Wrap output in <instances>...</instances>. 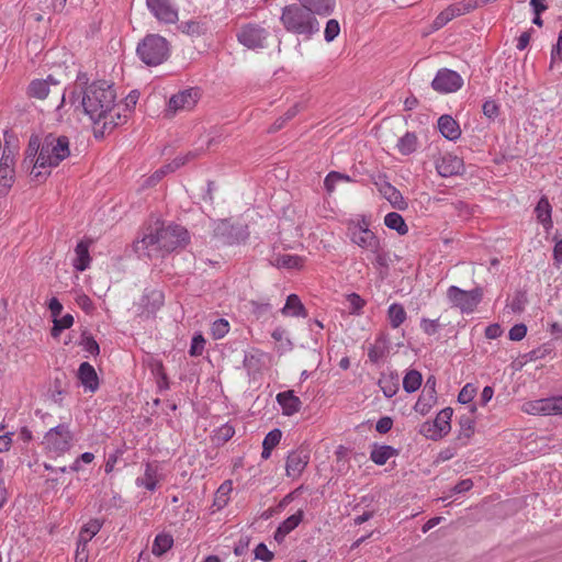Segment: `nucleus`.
I'll use <instances>...</instances> for the list:
<instances>
[{
  "instance_id": "338daca9",
  "label": "nucleus",
  "mask_w": 562,
  "mask_h": 562,
  "mask_svg": "<svg viewBox=\"0 0 562 562\" xmlns=\"http://www.w3.org/2000/svg\"><path fill=\"white\" fill-rule=\"evenodd\" d=\"M530 7L535 15H541L548 9L546 0H530Z\"/></svg>"
},
{
  "instance_id": "bf43d9fd",
  "label": "nucleus",
  "mask_w": 562,
  "mask_h": 562,
  "mask_svg": "<svg viewBox=\"0 0 562 562\" xmlns=\"http://www.w3.org/2000/svg\"><path fill=\"white\" fill-rule=\"evenodd\" d=\"M420 328L427 335H434L438 329V322L435 319L423 318L420 322Z\"/></svg>"
},
{
  "instance_id": "69168bd1",
  "label": "nucleus",
  "mask_w": 562,
  "mask_h": 562,
  "mask_svg": "<svg viewBox=\"0 0 562 562\" xmlns=\"http://www.w3.org/2000/svg\"><path fill=\"white\" fill-rule=\"evenodd\" d=\"M374 257V263L376 266H385L386 265V252L383 249L382 244L379 245V250L376 252H370Z\"/></svg>"
},
{
  "instance_id": "412c9836",
  "label": "nucleus",
  "mask_w": 562,
  "mask_h": 562,
  "mask_svg": "<svg viewBox=\"0 0 562 562\" xmlns=\"http://www.w3.org/2000/svg\"><path fill=\"white\" fill-rule=\"evenodd\" d=\"M276 398L284 416H292L302 408L301 400L291 390L278 393Z\"/></svg>"
},
{
  "instance_id": "5fc2aeb1",
  "label": "nucleus",
  "mask_w": 562,
  "mask_h": 562,
  "mask_svg": "<svg viewBox=\"0 0 562 562\" xmlns=\"http://www.w3.org/2000/svg\"><path fill=\"white\" fill-rule=\"evenodd\" d=\"M256 559L269 562L273 559V553L267 548L265 543H259L255 549Z\"/></svg>"
},
{
  "instance_id": "c03bdc74",
  "label": "nucleus",
  "mask_w": 562,
  "mask_h": 562,
  "mask_svg": "<svg viewBox=\"0 0 562 562\" xmlns=\"http://www.w3.org/2000/svg\"><path fill=\"white\" fill-rule=\"evenodd\" d=\"M229 331V323L220 318L216 319L211 326V335L214 339H222Z\"/></svg>"
},
{
  "instance_id": "09e8293b",
  "label": "nucleus",
  "mask_w": 562,
  "mask_h": 562,
  "mask_svg": "<svg viewBox=\"0 0 562 562\" xmlns=\"http://www.w3.org/2000/svg\"><path fill=\"white\" fill-rule=\"evenodd\" d=\"M281 438H282L281 430L278 428L272 429L271 431H269L266 435V437L262 441V446L268 447L273 450L279 445Z\"/></svg>"
},
{
  "instance_id": "de8ad7c7",
  "label": "nucleus",
  "mask_w": 562,
  "mask_h": 562,
  "mask_svg": "<svg viewBox=\"0 0 562 562\" xmlns=\"http://www.w3.org/2000/svg\"><path fill=\"white\" fill-rule=\"evenodd\" d=\"M340 32V26L337 20L331 19L326 23V27L324 31V37L326 42H333Z\"/></svg>"
},
{
  "instance_id": "39448f33",
  "label": "nucleus",
  "mask_w": 562,
  "mask_h": 562,
  "mask_svg": "<svg viewBox=\"0 0 562 562\" xmlns=\"http://www.w3.org/2000/svg\"><path fill=\"white\" fill-rule=\"evenodd\" d=\"M136 52L147 66H158L168 59L170 45L161 35L148 34L138 43Z\"/></svg>"
},
{
  "instance_id": "13d9d810",
  "label": "nucleus",
  "mask_w": 562,
  "mask_h": 562,
  "mask_svg": "<svg viewBox=\"0 0 562 562\" xmlns=\"http://www.w3.org/2000/svg\"><path fill=\"white\" fill-rule=\"evenodd\" d=\"M83 348L89 353L97 356L100 352L99 344L95 341L93 337H85L82 341Z\"/></svg>"
},
{
  "instance_id": "7c9ffc66",
  "label": "nucleus",
  "mask_w": 562,
  "mask_h": 562,
  "mask_svg": "<svg viewBox=\"0 0 562 562\" xmlns=\"http://www.w3.org/2000/svg\"><path fill=\"white\" fill-rule=\"evenodd\" d=\"M102 526L103 521L101 519H90L82 526L78 536L77 543L88 546L89 541L100 531Z\"/></svg>"
},
{
  "instance_id": "4c0bfd02",
  "label": "nucleus",
  "mask_w": 562,
  "mask_h": 562,
  "mask_svg": "<svg viewBox=\"0 0 562 562\" xmlns=\"http://www.w3.org/2000/svg\"><path fill=\"white\" fill-rule=\"evenodd\" d=\"M538 221L544 226L550 227L552 225L551 220V205L547 198H541L535 210Z\"/></svg>"
},
{
  "instance_id": "c85d7f7f",
  "label": "nucleus",
  "mask_w": 562,
  "mask_h": 562,
  "mask_svg": "<svg viewBox=\"0 0 562 562\" xmlns=\"http://www.w3.org/2000/svg\"><path fill=\"white\" fill-rule=\"evenodd\" d=\"M304 512L299 509L295 514L288 517L277 529L274 538L281 541L286 535L294 530L303 520Z\"/></svg>"
},
{
  "instance_id": "f257e3e1",
  "label": "nucleus",
  "mask_w": 562,
  "mask_h": 562,
  "mask_svg": "<svg viewBox=\"0 0 562 562\" xmlns=\"http://www.w3.org/2000/svg\"><path fill=\"white\" fill-rule=\"evenodd\" d=\"M78 99H80L79 103L85 114L93 125L97 138L124 125L132 113L130 104L136 103L132 95L126 99V102L116 103L115 90L105 81H94L88 85Z\"/></svg>"
},
{
  "instance_id": "37998d69",
  "label": "nucleus",
  "mask_w": 562,
  "mask_h": 562,
  "mask_svg": "<svg viewBox=\"0 0 562 562\" xmlns=\"http://www.w3.org/2000/svg\"><path fill=\"white\" fill-rule=\"evenodd\" d=\"M351 179L347 175H342L337 171L329 172L324 181V186L328 192H333L335 190V187L339 182H350Z\"/></svg>"
},
{
  "instance_id": "5701e85b",
  "label": "nucleus",
  "mask_w": 562,
  "mask_h": 562,
  "mask_svg": "<svg viewBox=\"0 0 562 562\" xmlns=\"http://www.w3.org/2000/svg\"><path fill=\"white\" fill-rule=\"evenodd\" d=\"M306 263V258L299 255H292V254H279L277 255L273 260L272 265L279 269H288V270H302L304 269Z\"/></svg>"
},
{
  "instance_id": "f8f14e48",
  "label": "nucleus",
  "mask_w": 562,
  "mask_h": 562,
  "mask_svg": "<svg viewBox=\"0 0 562 562\" xmlns=\"http://www.w3.org/2000/svg\"><path fill=\"white\" fill-rule=\"evenodd\" d=\"M521 412L528 415H562V395L525 402Z\"/></svg>"
},
{
  "instance_id": "393cba45",
  "label": "nucleus",
  "mask_w": 562,
  "mask_h": 562,
  "mask_svg": "<svg viewBox=\"0 0 562 562\" xmlns=\"http://www.w3.org/2000/svg\"><path fill=\"white\" fill-rule=\"evenodd\" d=\"M198 153L196 151H189L187 155L184 156H178L173 159V161L169 165H167L166 167L157 170L150 178H149V181L155 184L157 183L158 181H160L162 179V177L167 173V172H170V171H175L176 169L180 168L181 166L186 165L188 161L194 159L195 157H198Z\"/></svg>"
},
{
  "instance_id": "6e6552de",
  "label": "nucleus",
  "mask_w": 562,
  "mask_h": 562,
  "mask_svg": "<svg viewBox=\"0 0 562 562\" xmlns=\"http://www.w3.org/2000/svg\"><path fill=\"white\" fill-rule=\"evenodd\" d=\"M452 415L451 407L441 409L432 422L427 420L420 425L419 434L434 441L442 439L451 430Z\"/></svg>"
},
{
  "instance_id": "72a5a7b5",
  "label": "nucleus",
  "mask_w": 562,
  "mask_h": 562,
  "mask_svg": "<svg viewBox=\"0 0 562 562\" xmlns=\"http://www.w3.org/2000/svg\"><path fill=\"white\" fill-rule=\"evenodd\" d=\"M436 392L435 389L429 391L424 390L422 395L418 397L417 402L414 405V411L422 416L428 414L436 403Z\"/></svg>"
},
{
  "instance_id": "f704fd0d",
  "label": "nucleus",
  "mask_w": 562,
  "mask_h": 562,
  "mask_svg": "<svg viewBox=\"0 0 562 562\" xmlns=\"http://www.w3.org/2000/svg\"><path fill=\"white\" fill-rule=\"evenodd\" d=\"M172 546H173L172 536L169 533L161 532L155 537V540H154V543L151 547V552L154 555L161 557L168 550H170L172 548Z\"/></svg>"
},
{
  "instance_id": "2f4dec72",
  "label": "nucleus",
  "mask_w": 562,
  "mask_h": 562,
  "mask_svg": "<svg viewBox=\"0 0 562 562\" xmlns=\"http://www.w3.org/2000/svg\"><path fill=\"white\" fill-rule=\"evenodd\" d=\"M397 454V450L386 445H375L370 453V459L378 465H384L387 460Z\"/></svg>"
},
{
  "instance_id": "680f3d73",
  "label": "nucleus",
  "mask_w": 562,
  "mask_h": 562,
  "mask_svg": "<svg viewBox=\"0 0 562 562\" xmlns=\"http://www.w3.org/2000/svg\"><path fill=\"white\" fill-rule=\"evenodd\" d=\"M392 426H393L392 418H390V417H382V418H380L378 420V423L375 425V429L380 434H386L387 431L391 430Z\"/></svg>"
},
{
  "instance_id": "c756f323",
  "label": "nucleus",
  "mask_w": 562,
  "mask_h": 562,
  "mask_svg": "<svg viewBox=\"0 0 562 562\" xmlns=\"http://www.w3.org/2000/svg\"><path fill=\"white\" fill-rule=\"evenodd\" d=\"M313 15H328L334 11L335 0H299Z\"/></svg>"
},
{
  "instance_id": "f03ea898",
  "label": "nucleus",
  "mask_w": 562,
  "mask_h": 562,
  "mask_svg": "<svg viewBox=\"0 0 562 562\" xmlns=\"http://www.w3.org/2000/svg\"><path fill=\"white\" fill-rule=\"evenodd\" d=\"M69 140L66 136L49 134L42 140L37 136L31 137L23 160V166H32L31 176L41 180L49 175L50 169L57 167L64 159L69 157Z\"/></svg>"
},
{
  "instance_id": "a19ab883",
  "label": "nucleus",
  "mask_w": 562,
  "mask_h": 562,
  "mask_svg": "<svg viewBox=\"0 0 562 562\" xmlns=\"http://www.w3.org/2000/svg\"><path fill=\"white\" fill-rule=\"evenodd\" d=\"M33 5L42 12H60L65 8L64 0H31Z\"/></svg>"
},
{
  "instance_id": "4be33fe9",
  "label": "nucleus",
  "mask_w": 562,
  "mask_h": 562,
  "mask_svg": "<svg viewBox=\"0 0 562 562\" xmlns=\"http://www.w3.org/2000/svg\"><path fill=\"white\" fill-rule=\"evenodd\" d=\"M78 379L86 391L94 393L99 387L98 374L89 362H82L78 369Z\"/></svg>"
},
{
  "instance_id": "473e14b6",
  "label": "nucleus",
  "mask_w": 562,
  "mask_h": 562,
  "mask_svg": "<svg viewBox=\"0 0 562 562\" xmlns=\"http://www.w3.org/2000/svg\"><path fill=\"white\" fill-rule=\"evenodd\" d=\"M284 316H306V311L300 297L296 294H290L286 299L285 305L281 310Z\"/></svg>"
},
{
  "instance_id": "4468645a",
  "label": "nucleus",
  "mask_w": 562,
  "mask_h": 562,
  "mask_svg": "<svg viewBox=\"0 0 562 562\" xmlns=\"http://www.w3.org/2000/svg\"><path fill=\"white\" fill-rule=\"evenodd\" d=\"M201 98L199 88H188L173 94L169 99L168 111L177 113L179 111L192 110Z\"/></svg>"
},
{
  "instance_id": "a18cd8bd",
  "label": "nucleus",
  "mask_w": 562,
  "mask_h": 562,
  "mask_svg": "<svg viewBox=\"0 0 562 562\" xmlns=\"http://www.w3.org/2000/svg\"><path fill=\"white\" fill-rule=\"evenodd\" d=\"M477 393V389L472 383H467L458 395V401L462 404L471 403Z\"/></svg>"
},
{
  "instance_id": "1a4fd4ad",
  "label": "nucleus",
  "mask_w": 562,
  "mask_h": 562,
  "mask_svg": "<svg viewBox=\"0 0 562 562\" xmlns=\"http://www.w3.org/2000/svg\"><path fill=\"white\" fill-rule=\"evenodd\" d=\"M482 295L481 289L464 291L456 285H451L447 290V297L451 305L465 314L474 312L482 300Z\"/></svg>"
},
{
  "instance_id": "ddd939ff",
  "label": "nucleus",
  "mask_w": 562,
  "mask_h": 562,
  "mask_svg": "<svg viewBox=\"0 0 562 562\" xmlns=\"http://www.w3.org/2000/svg\"><path fill=\"white\" fill-rule=\"evenodd\" d=\"M462 85V77L457 71L447 68L438 70L431 82L432 89L439 93L456 92Z\"/></svg>"
},
{
  "instance_id": "4d7b16f0",
  "label": "nucleus",
  "mask_w": 562,
  "mask_h": 562,
  "mask_svg": "<svg viewBox=\"0 0 562 562\" xmlns=\"http://www.w3.org/2000/svg\"><path fill=\"white\" fill-rule=\"evenodd\" d=\"M498 111H499V108H498V104L495 101L488 100V101L484 102V104H483V113L488 119L496 117L498 115Z\"/></svg>"
},
{
  "instance_id": "e433bc0d",
  "label": "nucleus",
  "mask_w": 562,
  "mask_h": 562,
  "mask_svg": "<svg viewBox=\"0 0 562 562\" xmlns=\"http://www.w3.org/2000/svg\"><path fill=\"white\" fill-rule=\"evenodd\" d=\"M384 224L387 228L396 231L400 235H405L408 232L403 216L396 212L387 213L384 217Z\"/></svg>"
},
{
  "instance_id": "7ed1b4c3",
  "label": "nucleus",
  "mask_w": 562,
  "mask_h": 562,
  "mask_svg": "<svg viewBox=\"0 0 562 562\" xmlns=\"http://www.w3.org/2000/svg\"><path fill=\"white\" fill-rule=\"evenodd\" d=\"M188 241L189 234L184 227L168 225L149 228L137 241V248L147 249L149 252L154 250L170 252L184 247Z\"/></svg>"
},
{
  "instance_id": "e2e57ef3",
  "label": "nucleus",
  "mask_w": 562,
  "mask_h": 562,
  "mask_svg": "<svg viewBox=\"0 0 562 562\" xmlns=\"http://www.w3.org/2000/svg\"><path fill=\"white\" fill-rule=\"evenodd\" d=\"M503 334V329L498 324L488 325L485 329V337L487 339H496Z\"/></svg>"
},
{
  "instance_id": "58836bf2",
  "label": "nucleus",
  "mask_w": 562,
  "mask_h": 562,
  "mask_svg": "<svg viewBox=\"0 0 562 562\" xmlns=\"http://www.w3.org/2000/svg\"><path fill=\"white\" fill-rule=\"evenodd\" d=\"M417 137L413 133H406L397 142L398 151L402 155H411L417 149Z\"/></svg>"
},
{
  "instance_id": "0e129e2a",
  "label": "nucleus",
  "mask_w": 562,
  "mask_h": 562,
  "mask_svg": "<svg viewBox=\"0 0 562 562\" xmlns=\"http://www.w3.org/2000/svg\"><path fill=\"white\" fill-rule=\"evenodd\" d=\"M76 302L86 312H90L93 308L91 299L86 294H79Z\"/></svg>"
},
{
  "instance_id": "ea45409f",
  "label": "nucleus",
  "mask_w": 562,
  "mask_h": 562,
  "mask_svg": "<svg viewBox=\"0 0 562 562\" xmlns=\"http://www.w3.org/2000/svg\"><path fill=\"white\" fill-rule=\"evenodd\" d=\"M422 374L416 370H409L403 379V387L406 392L413 393L422 385Z\"/></svg>"
},
{
  "instance_id": "9b49d317",
  "label": "nucleus",
  "mask_w": 562,
  "mask_h": 562,
  "mask_svg": "<svg viewBox=\"0 0 562 562\" xmlns=\"http://www.w3.org/2000/svg\"><path fill=\"white\" fill-rule=\"evenodd\" d=\"M477 2L474 0H462L448 5L442 10L432 22V30L438 31L453 19L470 13L476 9Z\"/></svg>"
},
{
  "instance_id": "20e7f679",
  "label": "nucleus",
  "mask_w": 562,
  "mask_h": 562,
  "mask_svg": "<svg viewBox=\"0 0 562 562\" xmlns=\"http://www.w3.org/2000/svg\"><path fill=\"white\" fill-rule=\"evenodd\" d=\"M280 20L288 32L296 35L311 37L319 30L318 21L302 3L284 7Z\"/></svg>"
},
{
  "instance_id": "423d86ee",
  "label": "nucleus",
  "mask_w": 562,
  "mask_h": 562,
  "mask_svg": "<svg viewBox=\"0 0 562 562\" xmlns=\"http://www.w3.org/2000/svg\"><path fill=\"white\" fill-rule=\"evenodd\" d=\"M347 235L351 243L368 252H376L379 250L381 240L375 233L370 229V220L366 216L348 221Z\"/></svg>"
},
{
  "instance_id": "aec40b11",
  "label": "nucleus",
  "mask_w": 562,
  "mask_h": 562,
  "mask_svg": "<svg viewBox=\"0 0 562 562\" xmlns=\"http://www.w3.org/2000/svg\"><path fill=\"white\" fill-rule=\"evenodd\" d=\"M436 169L442 177H450L463 169V161L452 154H445L436 161Z\"/></svg>"
},
{
  "instance_id": "6e6d98bb",
  "label": "nucleus",
  "mask_w": 562,
  "mask_h": 562,
  "mask_svg": "<svg viewBox=\"0 0 562 562\" xmlns=\"http://www.w3.org/2000/svg\"><path fill=\"white\" fill-rule=\"evenodd\" d=\"M205 340L202 335L194 336L190 347L191 356H200L203 352Z\"/></svg>"
},
{
  "instance_id": "3c124183",
  "label": "nucleus",
  "mask_w": 562,
  "mask_h": 562,
  "mask_svg": "<svg viewBox=\"0 0 562 562\" xmlns=\"http://www.w3.org/2000/svg\"><path fill=\"white\" fill-rule=\"evenodd\" d=\"M347 301L350 305V312L352 314H359L366 305V301L357 293H351L347 296Z\"/></svg>"
},
{
  "instance_id": "6ab92c4d",
  "label": "nucleus",
  "mask_w": 562,
  "mask_h": 562,
  "mask_svg": "<svg viewBox=\"0 0 562 562\" xmlns=\"http://www.w3.org/2000/svg\"><path fill=\"white\" fill-rule=\"evenodd\" d=\"M267 32L258 26L247 25L238 33V41L248 48H258L265 45Z\"/></svg>"
},
{
  "instance_id": "a878e982",
  "label": "nucleus",
  "mask_w": 562,
  "mask_h": 562,
  "mask_svg": "<svg viewBox=\"0 0 562 562\" xmlns=\"http://www.w3.org/2000/svg\"><path fill=\"white\" fill-rule=\"evenodd\" d=\"M438 128L441 135L449 140H456L461 136L459 123L450 115L439 117Z\"/></svg>"
},
{
  "instance_id": "c9c22d12",
  "label": "nucleus",
  "mask_w": 562,
  "mask_h": 562,
  "mask_svg": "<svg viewBox=\"0 0 562 562\" xmlns=\"http://www.w3.org/2000/svg\"><path fill=\"white\" fill-rule=\"evenodd\" d=\"M407 314L402 304L393 303L387 308V318L392 328L400 327L406 321Z\"/></svg>"
},
{
  "instance_id": "0eeeda50",
  "label": "nucleus",
  "mask_w": 562,
  "mask_h": 562,
  "mask_svg": "<svg viewBox=\"0 0 562 562\" xmlns=\"http://www.w3.org/2000/svg\"><path fill=\"white\" fill-rule=\"evenodd\" d=\"M74 435L66 424L50 428L43 437V449L52 458H58L72 447Z\"/></svg>"
},
{
  "instance_id": "49530a36",
  "label": "nucleus",
  "mask_w": 562,
  "mask_h": 562,
  "mask_svg": "<svg viewBox=\"0 0 562 562\" xmlns=\"http://www.w3.org/2000/svg\"><path fill=\"white\" fill-rule=\"evenodd\" d=\"M474 434V420L470 417H462L460 419V435L459 438L469 440Z\"/></svg>"
},
{
  "instance_id": "774afa93",
  "label": "nucleus",
  "mask_w": 562,
  "mask_h": 562,
  "mask_svg": "<svg viewBox=\"0 0 562 562\" xmlns=\"http://www.w3.org/2000/svg\"><path fill=\"white\" fill-rule=\"evenodd\" d=\"M48 308L55 318L60 315V313L63 311V305L56 297H53V299H50V301L48 303Z\"/></svg>"
},
{
  "instance_id": "79ce46f5",
  "label": "nucleus",
  "mask_w": 562,
  "mask_h": 562,
  "mask_svg": "<svg viewBox=\"0 0 562 562\" xmlns=\"http://www.w3.org/2000/svg\"><path fill=\"white\" fill-rule=\"evenodd\" d=\"M74 324V317L70 314H66L60 318H54V326L52 328V336L57 338L64 329L70 328Z\"/></svg>"
},
{
  "instance_id": "052dcab7",
  "label": "nucleus",
  "mask_w": 562,
  "mask_h": 562,
  "mask_svg": "<svg viewBox=\"0 0 562 562\" xmlns=\"http://www.w3.org/2000/svg\"><path fill=\"white\" fill-rule=\"evenodd\" d=\"M88 559H89L88 546L77 543L75 562H88Z\"/></svg>"
},
{
  "instance_id": "603ef678",
  "label": "nucleus",
  "mask_w": 562,
  "mask_h": 562,
  "mask_svg": "<svg viewBox=\"0 0 562 562\" xmlns=\"http://www.w3.org/2000/svg\"><path fill=\"white\" fill-rule=\"evenodd\" d=\"M526 334H527V327H526V325H524V324H517V325H514V326L510 328V330H509V333H508V337H509V339H510V340H513V341H519V340H521V339H524V338H525Z\"/></svg>"
},
{
  "instance_id": "9d476101",
  "label": "nucleus",
  "mask_w": 562,
  "mask_h": 562,
  "mask_svg": "<svg viewBox=\"0 0 562 562\" xmlns=\"http://www.w3.org/2000/svg\"><path fill=\"white\" fill-rule=\"evenodd\" d=\"M50 94L60 98L57 108H60L65 102V93L60 87V81L53 75H48L46 79H34L27 87V95L38 100H44Z\"/></svg>"
},
{
  "instance_id": "f3484780",
  "label": "nucleus",
  "mask_w": 562,
  "mask_h": 562,
  "mask_svg": "<svg viewBox=\"0 0 562 562\" xmlns=\"http://www.w3.org/2000/svg\"><path fill=\"white\" fill-rule=\"evenodd\" d=\"M308 462L310 453L307 450L300 448L290 452L285 464L286 475L292 479L300 477Z\"/></svg>"
},
{
  "instance_id": "dca6fc26",
  "label": "nucleus",
  "mask_w": 562,
  "mask_h": 562,
  "mask_svg": "<svg viewBox=\"0 0 562 562\" xmlns=\"http://www.w3.org/2000/svg\"><path fill=\"white\" fill-rule=\"evenodd\" d=\"M150 13L160 22L173 24L178 21V10L171 0H146Z\"/></svg>"
},
{
  "instance_id": "b1692460",
  "label": "nucleus",
  "mask_w": 562,
  "mask_h": 562,
  "mask_svg": "<svg viewBox=\"0 0 562 562\" xmlns=\"http://www.w3.org/2000/svg\"><path fill=\"white\" fill-rule=\"evenodd\" d=\"M379 192L391 203L393 207L401 211L407 209V202L403 198L402 193L390 182H382L379 184Z\"/></svg>"
},
{
  "instance_id": "bb28decb",
  "label": "nucleus",
  "mask_w": 562,
  "mask_h": 562,
  "mask_svg": "<svg viewBox=\"0 0 562 562\" xmlns=\"http://www.w3.org/2000/svg\"><path fill=\"white\" fill-rule=\"evenodd\" d=\"M89 241L80 240L75 248L74 267L77 271H85L89 268L91 257L89 255Z\"/></svg>"
},
{
  "instance_id": "2eb2a0df",
  "label": "nucleus",
  "mask_w": 562,
  "mask_h": 562,
  "mask_svg": "<svg viewBox=\"0 0 562 562\" xmlns=\"http://www.w3.org/2000/svg\"><path fill=\"white\" fill-rule=\"evenodd\" d=\"M15 155L11 149H4L0 159V195L8 193L14 182Z\"/></svg>"
},
{
  "instance_id": "a211bd4d",
  "label": "nucleus",
  "mask_w": 562,
  "mask_h": 562,
  "mask_svg": "<svg viewBox=\"0 0 562 562\" xmlns=\"http://www.w3.org/2000/svg\"><path fill=\"white\" fill-rule=\"evenodd\" d=\"M162 479L158 462H148L145 465L144 474L138 476L135 483L138 487H144L147 491L154 492L159 486Z\"/></svg>"
},
{
  "instance_id": "8fccbe9b",
  "label": "nucleus",
  "mask_w": 562,
  "mask_h": 562,
  "mask_svg": "<svg viewBox=\"0 0 562 562\" xmlns=\"http://www.w3.org/2000/svg\"><path fill=\"white\" fill-rule=\"evenodd\" d=\"M562 61V30L559 32L557 44L551 49L550 68Z\"/></svg>"
},
{
  "instance_id": "cd10ccee",
  "label": "nucleus",
  "mask_w": 562,
  "mask_h": 562,
  "mask_svg": "<svg viewBox=\"0 0 562 562\" xmlns=\"http://www.w3.org/2000/svg\"><path fill=\"white\" fill-rule=\"evenodd\" d=\"M233 492V482L231 480L224 481L215 492L212 507L213 513L223 509L231 499Z\"/></svg>"
},
{
  "instance_id": "864d4df0",
  "label": "nucleus",
  "mask_w": 562,
  "mask_h": 562,
  "mask_svg": "<svg viewBox=\"0 0 562 562\" xmlns=\"http://www.w3.org/2000/svg\"><path fill=\"white\" fill-rule=\"evenodd\" d=\"M379 385L386 397H392L397 392V384L393 383L389 379H381Z\"/></svg>"
}]
</instances>
